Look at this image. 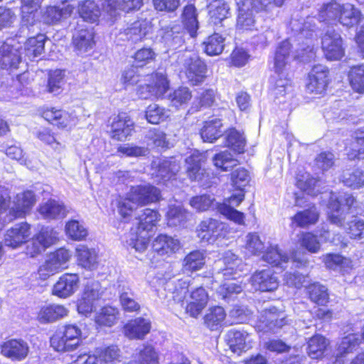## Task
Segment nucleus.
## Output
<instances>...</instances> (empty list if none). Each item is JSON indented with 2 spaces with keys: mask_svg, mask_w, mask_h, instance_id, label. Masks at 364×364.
<instances>
[{
  "mask_svg": "<svg viewBox=\"0 0 364 364\" xmlns=\"http://www.w3.org/2000/svg\"><path fill=\"white\" fill-rule=\"evenodd\" d=\"M250 179L249 173L244 168L235 170L231 173V180L233 186L238 189L239 192L228 198V204L223 203L218 205V210L222 215L239 225L244 223V214L232 206H237L244 200L243 188L248 184Z\"/></svg>",
  "mask_w": 364,
  "mask_h": 364,
  "instance_id": "f257e3e1",
  "label": "nucleus"
},
{
  "mask_svg": "<svg viewBox=\"0 0 364 364\" xmlns=\"http://www.w3.org/2000/svg\"><path fill=\"white\" fill-rule=\"evenodd\" d=\"M291 46L284 41L277 46L274 58L275 74L270 78L271 93H279L278 88L291 89V80L287 77L285 70L291 59Z\"/></svg>",
  "mask_w": 364,
  "mask_h": 364,
  "instance_id": "f03ea898",
  "label": "nucleus"
},
{
  "mask_svg": "<svg viewBox=\"0 0 364 364\" xmlns=\"http://www.w3.org/2000/svg\"><path fill=\"white\" fill-rule=\"evenodd\" d=\"M182 64L181 74H184L187 82L193 85H200L205 80L207 66L195 53H183L179 58Z\"/></svg>",
  "mask_w": 364,
  "mask_h": 364,
  "instance_id": "7ed1b4c3",
  "label": "nucleus"
},
{
  "mask_svg": "<svg viewBox=\"0 0 364 364\" xmlns=\"http://www.w3.org/2000/svg\"><path fill=\"white\" fill-rule=\"evenodd\" d=\"M341 6L335 1L324 4L319 10L318 17L308 16L302 23V27L298 30L303 36L311 37L312 32L317 28L316 22L331 23L338 21Z\"/></svg>",
  "mask_w": 364,
  "mask_h": 364,
  "instance_id": "20e7f679",
  "label": "nucleus"
},
{
  "mask_svg": "<svg viewBox=\"0 0 364 364\" xmlns=\"http://www.w3.org/2000/svg\"><path fill=\"white\" fill-rule=\"evenodd\" d=\"M81 330L75 324L65 325L50 338V346L58 352L71 351L80 344Z\"/></svg>",
  "mask_w": 364,
  "mask_h": 364,
  "instance_id": "39448f33",
  "label": "nucleus"
},
{
  "mask_svg": "<svg viewBox=\"0 0 364 364\" xmlns=\"http://www.w3.org/2000/svg\"><path fill=\"white\" fill-rule=\"evenodd\" d=\"M71 257V252L65 248H59L51 252L38 268L39 277L45 280L65 269Z\"/></svg>",
  "mask_w": 364,
  "mask_h": 364,
  "instance_id": "423d86ee",
  "label": "nucleus"
},
{
  "mask_svg": "<svg viewBox=\"0 0 364 364\" xmlns=\"http://www.w3.org/2000/svg\"><path fill=\"white\" fill-rule=\"evenodd\" d=\"M287 323L285 314L272 306L262 311L255 328L260 332L275 333Z\"/></svg>",
  "mask_w": 364,
  "mask_h": 364,
  "instance_id": "0eeeda50",
  "label": "nucleus"
},
{
  "mask_svg": "<svg viewBox=\"0 0 364 364\" xmlns=\"http://www.w3.org/2000/svg\"><path fill=\"white\" fill-rule=\"evenodd\" d=\"M355 200L350 193H344L333 199L331 198L328 204V219L333 224L338 227L343 226L346 210L354 205Z\"/></svg>",
  "mask_w": 364,
  "mask_h": 364,
  "instance_id": "6e6552de",
  "label": "nucleus"
},
{
  "mask_svg": "<svg viewBox=\"0 0 364 364\" xmlns=\"http://www.w3.org/2000/svg\"><path fill=\"white\" fill-rule=\"evenodd\" d=\"M102 290L100 284L97 281L88 282L85 287L81 298L77 301L79 314L87 316L95 308V302L101 297Z\"/></svg>",
  "mask_w": 364,
  "mask_h": 364,
  "instance_id": "1a4fd4ad",
  "label": "nucleus"
},
{
  "mask_svg": "<svg viewBox=\"0 0 364 364\" xmlns=\"http://www.w3.org/2000/svg\"><path fill=\"white\" fill-rule=\"evenodd\" d=\"M322 50L328 60H338L345 55L343 41L338 32L328 30L322 38Z\"/></svg>",
  "mask_w": 364,
  "mask_h": 364,
  "instance_id": "9d476101",
  "label": "nucleus"
},
{
  "mask_svg": "<svg viewBox=\"0 0 364 364\" xmlns=\"http://www.w3.org/2000/svg\"><path fill=\"white\" fill-rule=\"evenodd\" d=\"M204 159V154L198 151H194L186 159V172L189 178L198 181L202 186H208L209 180V173L201 167Z\"/></svg>",
  "mask_w": 364,
  "mask_h": 364,
  "instance_id": "9b49d317",
  "label": "nucleus"
},
{
  "mask_svg": "<svg viewBox=\"0 0 364 364\" xmlns=\"http://www.w3.org/2000/svg\"><path fill=\"white\" fill-rule=\"evenodd\" d=\"M119 350L117 346H111L105 348H97L92 354L80 355L77 362L81 364H97L120 362Z\"/></svg>",
  "mask_w": 364,
  "mask_h": 364,
  "instance_id": "f8f14e48",
  "label": "nucleus"
},
{
  "mask_svg": "<svg viewBox=\"0 0 364 364\" xmlns=\"http://www.w3.org/2000/svg\"><path fill=\"white\" fill-rule=\"evenodd\" d=\"M43 0H21L22 18L19 36H28L36 22V14Z\"/></svg>",
  "mask_w": 364,
  "mask_h": 364,
  "instance_id": "ddd939ff",
  "label": "nucleus"
},
{
  "mask_svg": "<svg viewBox=\"0 0 364 364\" xmlns=\"http://www.w3.org/2000/svg\"><path fill=\"white\" fill-rule=\"evenodd\" d=\"M132 203L144 205L157 201L160 197L159 188L150 184L132 186L127 193Z\"/></svg>",
  "mask_w": 364,
  "mask_h": 364,
  "instance_id": "4468645a",
  "label": "nucleus"
},
{
  "mask_svg": "<svg viewBox=\"0 0 364 364\" xmlns=\"http://www.w3.org/2000/svg\"><path fill=\"white\" fill-rule=\"evenodd\" d=\"M328 69L323 65H314L309 74L306 90L310 93H323L328 84Z\"/></svg>",
  "mask_w": 364,
  "mask_h": 364,
  "instance_id": "2eb2a0df",
  "label": "nucleus"
},
{
  "mask_svg": "<svg viewBox=\"0 0 364 364\" xmlns=\"http://www.w3.org/2000/svg\"><path fill=\"white\" fill-rule=\"evenodd\" d=\"M250 283L255 290L273 291L279 287V279L272 269H266L255 272L250 277Z\"/></svg>",
  "mask_w": 364,
  "mask_h": 364,
  "instance_id": "dca6fc26",
  "label": "nucleus"
},
{
  "mask_svg": "<svg viewBox=\"0 0 364 364\" xmlns=\"http://www.w3.org/2000/svg\"><path fill=\"white\" fill-rule=\"evenodd\" d=\"M31 235V226L27 223L16 224L5 233L4 244L13 249L17 248L26 242Z\"/></svg>",
  "mask_w": 364,
  "mask_h": 364,
  "instance_id": "f3484780",
  "label": "nucleus"
},
{
  "mask_svg": "<svg viewBox=\"0 0 364 364\" xmlns=\"http://www.w3.org/2000/svg\"><path fill=\"white\" fill-rule=\"evenodd\" d=\"M224 225L218 220L207 218L200 222L197 228L198 237L203 242L212 243L220 236Z\"/></svg>",
  "mask_w": 364,
  "mask_h": 364,
  "instance_id": "a211bd4d",
  "label": "nucleus"
},
{
  "mask_svg": "<svg viewBox=\"0 0 364 364\" xmlns=\"http://www.w3.org/2000/svg\"><path fill=\"white\" fill-rule=\"evenodd\" d=\"M36 203V198L33 192L26 191L18 193L14 201V205L9 210L11 219L23 218L28 213Z\"/></svg>",
  "mask_w": 364,
  "mask_h": 364,
  "instance_id": "6ab92c4d",
  "label": "nucleus"
},
{
  "mask_svg": "<svg viewBox=\"0 0 364 364\" xmlns=\"http://www.w3.org/2000/svg\"><path fill=\"white\" fill-rule=\"evenodd\" d=\"M134 130V122L127 113H120L113 118L111 124L112 137L119 141L125 140Z\"/></svg>",
  "mask_w": 364,
  "mask_h": 364,
  "instance_id": "aec40b11",
  "label": "nucleus"
},
{
  "mask_svg": "<svg viewBox=\"0 0 364 364\" xmlns=\"http://www.w3.org/2000/svg\"><path fill=\"white\" fill-rule=\"evenodd\" d=\"M151 23L146 19L137 20L129 24L123 32L120 33L121 38L125 39L134 43L141 41L151 31Z\"/></svg>",
  "mask_w": 364,
  "mask_h": 364,
  "instance_id": "412c9836",
  "label": "nucleus"
},
{
  "mask_svg": "<svg viewBox=\"0 0 364 364\" xmlns=\"http://www.w3.org/2000/svg\"><path fill=\"white\" fill-rule=\"evenodd\" d=\"M68 314V309L60 304H48L40 308L36 320L41 324H48L63 318Z\"/></svg>",
  "mask_w": 364,
  "mask_h": 364,
  "instance_id": "4be33fe9",
  "label": "nucleus"
},
{
  "mask_svg": "<svg viewBox=\"0 0 364 364\" xmlns=\"http://www.w3.org/2000/svg\"><path fill=\"white\" fill-rule=\"evenodd\" d=\"M79 277L76 274H64L55 284L53 294L60 298L71 296L78 289Z\"/></svg>",
  "mask_w": 364,
  "mask_h": 364,
  "instance_id": "5701e85b",
  "label": "nucleus"
},
{
  "mask_svg": "<svg viewBox=\"0 0 364 364\" xmlns=\"http://www.w3.org/2000/svg\"><path fill=\"white\" fill-rule=\"evenodd\" d=\"M1 353L13 361H21L28 353L29 348L26 342L21 339H11L4 342L1 346Z\"/></svg>",
  "mask_w": 364,
  "mask_h": 364,
  "instance_id": "b1692460",
  "label": "nucleus"
},
{
  "mask_svg": "<svg viewBox=\"0 0 364 364\" xmlns=\"http://www.w3.org/2000/svg\"><path fill=\"white\" fill-rule=\"evenodd\" d=\"M141 89H146L148 92L147 95L142 96L144 98L149 97L159 98L168 90L169 82L164 73L156 72L151 75L149 83L145 87H141Z\"/></svg>",
  "mask_w": 364,
  "mask_h": 364,
  "instance_id": "393cba45",
  "label": "nucleus"
},
{
  "mask_svg": "<svg viewBox=\"0 0 364 364\" xmlns=\"http://www.w3.org/2000/svg\"><path fill=\"white\" fill-rule=\"evenodd\" d=\"M103 9L112 17L117 15L118 10L129 12L139 10L143 4V0H102Z\"/></svg>",
  "mask_w": 364,
  "mask_h": 364,
  "instance_id": "a878e982",
  "label": "nucleus"
},
{
  "mask_svg": "<svg viewBox=\"0 0 364 364\" xmlns=\"http://www.w3.org/2000/svg\"><path fill=\"white\" fill-rule=\"evenodd\" d=\"M151 327L149 319L138 317L129 321L124 326V334L130 339H143L149 333Z\"/></svg>",
  "mask_w": 364,
  "mask_h": 364,
  "instance_id": "bb28decb",
  "label": "nucleus"
},
{
  "mask_svg": "<svg viewBox=\"0 0 364 364\" xmlns=\"http://www.w3.org/2000/svg\"><path fill=\"white\" fill-rule=\"evenodd\" d=\"M38 212L43 218L51 220L65 218L68 211L63 203L55 200H48L39 206Z\"/></svg>",
  "mask_w": 364,
  "mask_h": 364,
  "instance_id": "cd10ccee",
  "label": "nucleus"
},
{
  "mask_svg": "<svg viewBox=\"0 0 364 364\" xmlns=\"http://www.w3.org/2000/svg\"><path fill=\"white\" fill-rule=\"evenodd\" d=\"M180 166L176 161L162 160L156 166L152 175L156 178L159 183H165L176 178L179 171Z\"/></svg>",
  "mask_w": 364,
  "mask_h": 364,
  "instance_id": "c85d7f7f",
  "label": "nucleus"
},
{
  "mask_svg": "<svg viewBox=\"0 0 364 364\" xmlns=\"http://www.w3.org/2000/svg\"><path fill=\"white\" fill-rule=\"evenodd\" d=\"M190 297L186 311L192 317H197L208 304V293L204 288L198 287L191 292Z\"/></svg>",
  "mask_w": 364,
  "mask_h": 364,
  "instance_id": "c756f323",
  "label": "nucleus"
},
{
  "mask_svg": "<svg viewBox=\"0 0 364 364\" xmlns=\"http://www.w3.org/2000/svg\"><path fill=\"white\" fill-rule=\"evenodd\" d=\"M180 247L179 240L167 235H159L153 242V249L161 255L173 254Z\"/></svg>",
  "mask_w": 364,
  "mask_h": 364,
  "instance_id": "7c9ffc66",
  "label": "nucleus"
},
{
  "mask_svg": "<svg viewBox=\"0 0 364 364\" xmlns=\"http://www.w3.org/2000/svg\"><path fill=\"white\" fill-rule=\"evenodd\" d=\"M319 215V212L316 205H311L308 208L297 212L291 218V221L297 227L307 228L318 222Z\"/></svg>",
  "mask_w": 364,
  "mask_h": 364,
  "instance_id": "2f4dec72",
  "label": "nucleus"
},
{
  "mask_svg": "<svg viewBox=\"0 0 364 364\" xmlns=\"http://www.w3.org/2000/svg\"><path fill=\"white\" fill-rule=\"evenodd\" d=\"M21 62L18 49L4 43L0 47V67L3 69L16 68Z\"/></svg>",
  "mask_w": 364,
  "mask_h": 364,
  "instance_id": "473e14b6",
  "label": "nucleus"
},
{
  "mask_svg": "<svg viewBox=\"0 0 364 364\" xmlns=\"http://www.w3.org/2000/svg\"><path fill=\"white\" fill-rule=\"evenodd\" d=\"M225 132L223 124L219 118L205 121L200 129V136L204 141L213 142Z\"/></svg>",
  "mask_w": 364,
  "mask_h": 364,
  "instance_id": "72a5a7b5",
  "label": "nucleus"
},
{
  "mask_svg": "<svg viewBox=\"0 0 364 364\" xmlns=\"http://www.w3.org/2000/svg\"><path fill=\"white\" fill-rule=\"evenodd\" d=\"M73 6L65 4L62 6H48L43 15V21L48 24L57 23L68 18L73 13Z\"/></svg>",
  "mask_w": 364,
  "mask_h": 364,
  "instance_id": "f704fd0d",
  "label": "nucleus"
},
{
  "mask_svg": "<svg viewBox=\"0 0 364 364\" xmlns=\"http://www.w3.org/2000/svg\"><path fill=\"white\" fill-rule=\"evenodd\" d=\"M361 340V336L356 333L348 334L343 338L336 350V363L340 364L341 362H344L343 358L352 353L360 343Z\"/></svg>",
  "mask_w": 364,
  "mask_h": 364,
  "instance_id": "c9c22d12",
  "label": "nucleus"
},
{
  "mask_svg": "<svg viewBox=\"0 0 364 364\" xmlns=\"http://www.w3.org/2000/svg\"><path fill=\"white\" fill-rule=\"evenodd\" d=\"M226 318L225 309L220 306L210 307L203 317L204 324L211 331L220 329Z\"/></svg>",
  "mask_w": 364,
  "mask_h": 364,
  "instance_id": "e433bc0d",
  "label": "nucleus"
},
{
  "mask_svg": "<svg viewBox=\"0 0 364 364\" xmlns=\"http://www.w3.org/2000/svg\"><path fill=\"white\" fill-rule=\"evenodd\" d=\"M228 344L234 353L240 355L242 351H245L248 348L247 339L248 333L244 331H237L232 329L227 333Z\"/></svg>",
  "mask_w": 364,
  "mask_h": 364,
  "instance_id": "4c0bfd02",
  "label": "nucleus"
},
{
  "mask_svg": "<svg viewBox=\"0 0 364 364\" xmlns=\"http://www.w3.org/2000/svg\"><path fill=\"white\" fill-rule=\"evenodd\" d=\"M42 116L50 124L63 128L69 126L74 121V117L70 114L55 108L47 109Z\"/></svg>",
  "mask_w": 364,
  "mask_h": 364,
  "instance_id": "58836bf2",
  "label": "nucleus"
},
{
  "mask_svg": "<svg viewBox=\"0 0 364 364\" xmlns=\"http://www.w3.org/2000/svg\"><path fill=\"white\" fill-rule=\"evenodd\" d=\"M361 20V13L350 4H343L338 22L342 26L350 28L358 24Z\"/></svg>",
  "mask_w": 364,
  "mask_h": 364,
  "instance_id": "ea45409f",
  "label": "nucleus"
},
{
  "mask_svg": "<svg viewBox=\"0 0 364 364\" xmlns=\"http://www.w3.org/2000/svg\"><path fill=\"white\" fill-rule=\"evenodd\" d=\"M117 292L121 305L124 311L134 312L140 309L139 304L134 299V295L129 285L123 282L117 285Z\"/></svg>",
  "mask_w": 364,
  "mask_h": 364,
  "instance_id": "a19ab883",
  "label": "nucleus"
},
{
  "mask_svg": "<svg viewBox=\"0 0 364 364\" xmlns=\"http://www.w3.org/2000/svg\"><path fill=\"white\" fill-rule=\"evenodd\" d=\"M93 38V32L88 29H81L73 35V42L75 49L80 54H82L92 48L94 45Z\"/></svg>",
  "mask_w": 364,
  "mask_h": 364,
  "instance_id": "79ce46f5",
  "label": "nucleus"
},
{
  "mask_svg": "<svg viewBox=\"0 0 364 364\" xmlns=\"http://www.w3.org/2000/svg\"><path fill=\"white\" fill-rule=\"evenodd\" d=\"M347 155L350 159L364 158V126L359 127L353 136V141L347 148Z\"/></svg>",
  "mask_w": 364,
  "mask_h": 364,
  "instance_id": "37998d69",
  "label": "nucleus"
},
{
  "mask_svg": "<svg viewBox=\"0 0 364 364\" xmlns=\"http://www.w3.org/2000/svg\"><path fill=\"white\" fill-rule=\"evenodd\" d=\"M264 261L269 264L280 268H285L289 262V257L277 245L269 246L262 256Z\"/></svg>",
  "mask_w": 364,
  "mask_h": 364,
  "instance_id": "c03bdc74",
  "label": "nucleus"
},
{
  "mask_svg": "<svg viewBox=\"0 0 364 364\" xmlns=\"http://www.w3.org/2000/svg\"><path fill=\"white\" fill-rule=\"evenodd\" d=\"M189 281L188 279H177L169 281L166 284V289L171 294V298L176 303L183 302L188 291Z\"/></svg>",
  "mask_w": 364,
  "mask_h": 364,
  "instance_id": "a18cd8bd",
  "label": "nucleus"
},
{
  "mask_svg": "<svg viewBox=\"0 0 364 364\" xmlns=\"http://www.w3.org/2000/svg\"><path fill=\"white\" fill-rule=\"evenodd\" d=\"M179 28L176 26H162L160 30V35L164 43L171 49H177L183 43L182 36L178 31Z\"/></svg>",
  "mask_w": 364,
  "mask_h": 364,
  "instance_id": "49530a36",
  "label": "nucleus"
},
{
  "mask_svg": "<svg viewBox=\"0 0 364 364\" xmlns=\"http://www.w3.org/2000/svg\"><path fill=\"white\" fill-rule=\"evenodd\" d=\"M76 257L78 264L82 267L92 269L97 263V257L94 249L80 245L76 248Z\"/></svg>",
  "mask_w": 364,
  "mask_h": 364,
  "instance_id": "de8ad7c7",
  "label": "nucleus"
},
{
  "mask_svg": "<svg viewBox=\"0 0 364 364\" xmlns=\"http://www.w3.org/2000/svg\"><path fill=\"white\" fill-rule=\"evenodd\" d=\"M182 23L191 36H194L198 28V13L194 5L188 4L181 14Z\"/></svg>",
  "mask_w": 364,
  "mask_h": 364,
  "instance_id": "09e8293b",
  "label": "nucleus"
},
{
  "mask_svg": "<svg viewBox=\"0 0 364 364\" xmlns=\"http://www.w3.org/2000/svg\"><path fill=\"white\" fill-rule=\"evenodd\" d=\"M211 21L217 25L228 17L230 7L224 0H213L208 5Z\"/></svg>",
  "mask_w": 364,
  "mask_h": 364,
  "instance_id": "8fccbe9b",
  "label": "nucleus"
},
{
  "mask_svg": "<svg viewBox=\"0 0 364 364\" xmlns=\"http://www.w3.org/2000/svg\"><path fill=\"white\" fill-rule=\"evenodd\" d=\"M159 219V215L156 210L146 208L143 210V213L139 215L136 230L149 233L152 230L153 228L156 226Z\"/></svg>",
  "mask_w": 364,
  "mask_h": 364,
  "instance_id": "3c124183",
  "label": "nucleus"
},
{
  "mask_svg": "<svg viewBox=\"0 0 364 364\" xmlns=\"http://www.w3.org/2000/svg\"><path fill=\"white\" fill-rule=\"evenodd\" d=\"M189 213L181 205H171L166 213L167 224L171 227L183 225L187 220Z\"/></svg>",
  "mask_w": 364,
  "mask_h": 364,
  "instance_id": "603ef678",
  "label": "nucleus"
},
{
  "mask_svg": "<svg viewBox=\"0 0 364 364\" xmlns=\"http://www.w3.org/2000/svg\"><path fill=\"white\" fill-rule=\"evenodd\" d=\"M323 261L327 268L333 270L348 271L352 267L351 260L339 254H327Z\"/></svg>",
  "mask_w": 364,
  "mask_h": 364,
  "instance_id": "864d4df0",
  "label": "nucleus"
},
{
  "mask_svg": "<svg viewBox=\"0 0 364 364\" xmlns=\"http://www.w3.org/2000/svg\"><path fill=\"white\" fill-rule=\"evenodd\" d=\"M78 13L85 21L95 23L100 17V10L94 1L86 0L79 4Z\"/></svg>",
  "mask_w": 364,
  "mask_h": 364,
  "instance_id": "5fc2aeb1",
  "label": "nucleus"
},
{
  "mask_svg": "<svg viewBox=\"0 0 364 364\" xmlns=\"http://www.w3.org/2000/svg\"><path fill=\"white\" fill-rule=\"evenodd\" d=\"M306 288L309 298L311 301L321 306L326 305L328 302V293L325 286L314 282L309 284Z\"/></svg>",
  "mask_w": 364,
  "mask_h": 364,
  "instance_id": "6e6d98bb",
  "label": "nucleus"
},
{
  "mask_svg": "<svg viewBox=\"0 0 364 364\" xmlns=\"http://www.w3.org/2000/svg\"><path fill=\"white\" fill-rule=\"evenodd\" d=\"M205 264V255L203 251L194 250L188 254L183 259V269L187 272H196Z\"/></svg>",
  "mask_w": 364,
  "mask_h": 364,
  "instance_id": "4d7b16f0",
  "label": "nucleus"
},
{
  "mask_svg": "<svg viewBox=\"0 0 364 364\" xmlns=\"http://www.w3.org/2000/svg\"><path fill=\"white\" fill-rule=\"evenodd\" d=\"M226 145L237 153H243L246 146V140L243 134L235 129H230L225 135Z\"/></svg>",
  "mask_w": 364,
  "mask_h": 364,
  "instance_id": "13d9d810",
  "label": "nucleus"
},
{
  "mask_svg": "<svg viewBox=\"0 0 364 364\" xmlns=\"http://www.w3.org/2000/svg\"><path fill=\"white\" fill-rule=\"evenodd\" d=\"M46 40V36L41 33L29 37L25 44L27 55L33 58L40 56L44 51Z\"/></svg>",
  "mask_w": 364,
  "mask_h": 364,
  "instance_id": "bf43d9fd",
  "label": "nucleus"
},
{
  "mask_svg": "<svg viewBox=\"0 0 364 364\" xmlns=\"http://www.w3.org/2000/svg\"><path fill=\"white\" fill-rule=\"evenodd\" d=\"M341 181L349 188L359 189L364 186V171L359 168L346 171L342 175Z\"/></svg>",
  "mask_w": 364,
  "mask_h": 364,
  "instance_id": "052dcab7",
  "label": "nucleus"
},
{
  "mask_svg": "<svg viewBox=\"0 0 364 364\" xmlns=\"http://www.w3.org/2000/svg\"><path fill=\"white\" fill-rule=\"evenodd\" d=\"M242 287L235 280L230 279L220 285L216 290L218 298L229 301L233 299L235 295L241 293Z\"/></svg>",
  "mask_w": 364,
  "mask_h": 364,
  "instance_id": "680f3d73",
  "label": "nucleus"
},
{
  "mask_svg": "<svg viewBox=\"0 0 364 364\" xmlns=\"http://www.w3.org/2000/svg\"><path fill=\"white\" fill-rule=\"evenodd\" d=\"M255 20L252 11L245 7L239 9L236 28L240 32L252 31L255 28Z\"/></svg>",
  "mask_w": 364,
  "mask_h": 364,
  "instance_id": "e2e57ef3",
  "label": "nucleus"
},
{
  "mask_svg": "<svg viewBox=\"0 0 364 364\" xmlns=\"http://www.w3.org/2000/svg\"><path fill=\"white\" fill-rule=\"evenodd\" d=\"M319 181L310 176L309 173H305L302 175L297 176L296 186L308 195L315 196L319 192L318 183Z\"/></svg>",
  "mask_w": 364,
  "mask_h": 364,
  "instance_id": "0e129e2a",
  "label": "nucleus"
},
{
  "mask_svg": "<svg viewBox=\"0 0 364 364\" xmlns=\"http://www.w3.org/2000/svg\"><path fill=\"white\" fill-rule=\"evenodd\" d=\"M352 88L360 93H364V65L353 66L348 73Z\"/></svg>",
  "mask_w": 364,
  "mask_h": 364,
  "instance_id": "69168bd1",
  "label": "nucleus"
},
{
  "mask_svg": "<svg viewBox=\"0 0 364 364\" xmlns=\"http://www.w3.org/2000/svg\"><path fill=\"white\" fill-rule=\"evenodd\" d=\"M327 345V340L323 336L316 335L308 342L307 353L311 358H318L322 356Z\"/></svg>",
  "mask_w": 364,
  "mask_h": 364,
  "instance_id": "338daca9",
  "label": "nucleus"
},
{
  "mask_svg": "<svg viewBox=\"0 0 364 364\" xmlns=\"http://www.w3.org/2000/svg\"><path fill=\"white\" fill-rule=\"evenodd\" d=\"M225 38L221 35L215 33L209 36L204 42L205 53L209 55H217L220 54L225 46Z\"/></svg>",
  "mask_w": 364,
  "mask_h": 364,
  "instance_id": "774afa93",
  "label": "nucleus"
}]
</instances>
